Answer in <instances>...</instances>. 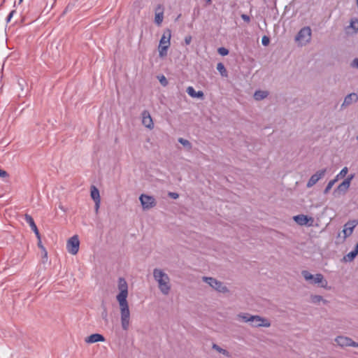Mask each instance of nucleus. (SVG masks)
<instances>
[{"mask_svg": "<svg viewBox=\"0 0 358 358\" xmlns=\"http://www.w3.org/2000/svg\"><path fill=\"white\" fill-rule=\"evenodd\" d=\"M43 257L47 259L48 257V252L45 248H43Z\"/></svg>", "mask_w": 358, "mask_h": 358, "instance_id": "nucleus-42", "label": "nucleus"}, {"mask_svg": "<svg viewBox=\"0 0 358 358\" xmlns=\"http://www.w3.org/2000/svg\"><path fill=\"white\" fill-rule=\"evenodd\" d=\"M354 178V175L352 174L350 176H349L347 178H345L336 188V189H335V192H342V193H345L346 192V191L349 189L350 187V182L352 181V180Z\"/></svg>", "mask_w": 358, "mask_h": 358, "instance_id": "nucleus-11", "label": "nucleus"}, {"mask_svg": "<svg viewBox=\"0 0 358 358\" xmlns=\"http://www.w3.org/2000/svg\"><path fill=\"white\" fill-rule=\"evenodd\" d=\"M117 287L120 292L116 299L120 306L121 325L124 330L127 331L130 324V310L127 301L128 285L124 278H119Z\"/></svg>", "mask_w": 358, "mask_h": 358, "instance_id": "nucleus-1", "label": "nucleus"}, {"mask_svg": "<svg viewBox=\"0 0 358 358\" xmlns=\"http://www.w3.org/2000/svg\"><path fill=\"white\" fill-rule=\"evenodd\" d=\"M357 138H358V136H357Z\"/></svg>", "mask_w": 358, "mask_h": 358, "instance_id": "nucleus-47", "label": "nucleus"}, {"mask_svg": "<svg viewBox=\"0 0 358 358\" xmlns=\"http://www.w3.org/2000/svg\"><path fill=\"white\" fill-rule=\"evenodd\" d=\"M164 19V7L158 5L155 9V22L157 25H160Z\"/></svg>", "mask_w": 358, "mask_h": 358, "instance_id": "nucleus-14", "label": "nucleus"}, {"mask_svg": "<svg viewBox=\"0 0 358 358\" xmlns=\"http://www.w3.org/2000/svg\"><path fill=\"white\" fill-rule=\"evenodd\" d=\"M169 46H159V55L161 58H164L168 54Z\"/></svg>", "mask_w": 358, "mask_h": 358, "instance_id": "nucleus-24", "label": "nucleus"}, {"mask_svg": "<svg viewBox=\"0 0 358 358\" xmlns=\"http://www.w3.org/2000/svg\"><path fill=\"white\" fill-rule=\"evenodd\" d=\"M241 18H242L244 21H245V22H249L250 21V17H249L248 15H245V14H242V15H241Z\"/></svg>", "mask_w": 358, "mask_h": 358, "instance_id": "nucleus-37", "label": "nucleus"}, {"mask_svg": "<svg viewBox=\"0 0 358 358\" xmlns=\"http://www.w3.org/2000/svg\"><path fill=\"white\" fill-rule=\"evenodd\" d=\"M322 296H317V295H316V296H313L311 297V301H312V302H313V303H317V302H320V301H322Z\"/></svg>", "mask_w": 358, "mask_h": 358, "instance_id": "nucleus-33", "label": "nucleus"}, {"mask_svg": "<svg viewBox=\"0 0 358 358\" xmlns=\"http://www.w3.org/2000/svg\"><path fill=\"white\" fill-rule=\"evenodd\" d=\"M105 341V338L103 336L99 334H93L85 338V341L87 343H94L96 342H103Z\"/></svg>", "mask_w": 358, "mask_h": 358, "instance_id": "nucleus-15", "label": "nucleus"}, {"mask_svg": "<svg viewBox=\"0 0 358 358\" xmlns=\"http://www.w3.org/2000/svg\"><path fill=\"white\" fill-rule=\"evenodd\" d=\"M356 348H358V346H357Z\"/></svg>", "mask_w": 358, "mask_h": 358, "instance_id": "nucleus-46", "label": "nucleus"}, {"mask_svg": "<svg viewBox=\"0 0 358 358\" xmlns=\"http://www.w3.org/2000/svg\"><path fill=\"white\" fill-rule=\"evenodd\" d=\"M313 284H321V287H326L327 285V282L324 279V277L322 274L318 273L314 276L313 280L312 281Z\"/></svg>", "mask_w": 358, "mask_h": 358, "instance_id": "nucleus-20", "label": "nucleus"}, {"mask_svg": "<svg viewBox=\"0 0 358 358\" xmlns=\"http://www.w3.org/2000/svg\"><path fill=\"white\" fill-rule=\"evenodd\" d=\"M203 280L209 284L210 287L220 292H225L227 291V287L224 286L221 282H219L213 278L204 277Z\"/></svg>", "mask_w": 358, "mask_h": 358, "instance_id": "nucleus-7", "label": "nucleus"}, {"mask_svg": "<svg viewBox=\"0 0 358 358\" xmlns=\"http://www.w3.org/2000/svg\"><path fill=\"white\" fill-rule=\"evenodd\" d=\"M139 200L144 210L150 209L156 206L155 199L152 196L143 194L140 196Z\"/></svg>", "mask_w": 358, "mask_h": 358, "instance_id": "nucleus-6", "label": "nucleus"}, {"mask_svg": "<svg viewBox=\"0 0 358 358\" xmlns=\"http://www.w3.org/2000/svg\"><path fill=\"white\" fill-rule=\"evenodd\" d=\"M100 205H101V201L94 202V210L96 213L99 212Z\"/></svg>", "mask_w": 358, "mask_h": 358, "instance_id": "nucleus-36", "label": "nucleus"}, {"mask_svg": "<svg viewBox=\"0 0 358 358\" xmlns=\"http://www.w3.org/2000/svg\"><path fill=\"white\" fill-rule=\"evenodd\" d=\"M187 93L193 98H203V92L202 91L196 92L193 87L189 86L187 88Z\"/></svg>", "mask_w": 358, "mask_h": 358, "instance_id": "nucleus-17", "label": "nucleus"}, {"mask_svg": "<svg viewBox=\"0 0 358 358\" xmlns=\"http://www.w3.org/2000/svg\"><path fill=\"white\" fill-rule=\"evenodd\" d=\"M170 195L173 199H177L178 197V194L176 193H170Z\"/></svg>", "mask_w": 358, "mask_h": 358, "instance_id": "nucleus-43", "label": "nucleus"}, {"mask_svg": "<svg viewBox=\"0 0 358 358\" xmlns=\"http://www.w3.org/2000/svg\"><path fill=\"white\" fill-rule=\"evenodd\" d=\"M357 224L358 220H350L345 223L343 229V238H346L350 236Z\"/></svg>", "mask_w": 358, "mask_h": 358, "instance_id": "nucleus-8", "label": "nucleus"}, {"mask_svg": "<svg viewBox=\"0 0 358 358\" xmlns=\"http://www.w3.org/2000/svg\"><path fill=\"white\" fill-rule=\"evenodd\" d=\"M79 247L80 241L78 235L73 236L66 242V250L73 255H76L78 252Z\"/></svg>", "mask_w": 358, "mask_h": 358, "instance_id": "nucleus-5", "label": "nucleus"}, {"mask_svg": "<svg viewBox=\"0 0 358 358\" xmlns=\"http://www.w3.org/2000/svg\"><path fill=\"white\" fill-rule=\"evenodd\" d=\"M238 317L241 318L244 322H250L253 327H266L270 326L268 320L262 318L257 315H250L249 314L238 315Z\"/></svg>", "mask_w": 358, "mask_h": 358, "instance_id": "nucleus-3", "label": "nucleus"}, {"mask_svg": "<svg viewBox=\"0 0 358 358\" xmlns=\"http://www.w3.org/2000/svg\"><path fill=\"white\" fill-rule=\"evenodd\" d=\"M154 278L157 281L161 292L167 294L170 290L169 278L161 269L155 268L153 271Z\"/></svg>", "mask_w": 358, "mask_h": 358, "instance_id": "nucleus-2", "label": "nucleus"}, {"mask_svg": "<svg viewBox=\"0 0 358 358\" xmlns=\"http://www.w3.org/2000/svg\"><path fill=\"white\" fill-rule=\"evenodd\" d=\"M268 96V92L266 91H256L254 94V98L257 100H262L264 98H266Z\"/></svg>", "mask_w": 358, "mask_h": 358, "instance_id": "nucleus-23", "label": "nucleus"}, {"mask_svg": "<svg viewBox=\"0 0 358 358\" xmlns=\"http://www.w3.org/2000/svg\"><path fill=\"white\" fill-rule=\"evenodd\" d=\"M357 6H358V0H357Z\"/></svg>", "mask_w": 358, "mask_h": 358, "instance_id": "nucleus-45", "label": "nucleus"}, {"mask_svg": "<svg viewBox=\"0 0 358 358\" xmlns=\"http://www.w3.org/2000/svg\"><path fill=\"white\" fill-rule=\"evenodd\" d=\"M38 247H39L40 248H41L42 250H43V248H44V247H43V245L41 244V241H40V240H39V243H38Z\"/></svg>", "mask_w": 358, "mask_h": 358, "instance_id": "nucleus-44", "label": "nucleus"}, {"mask_svg": "<svg viewBox=\"0 0 358 358\" xmlns=\"http://www.w3.org/2000/svg\"><path fill=\"white\" fill-rule=\"evenodd\" d=\"M294 221L300 225H306L308 224L309 220H312L310 217L304 215H298L294 217Z\"/></svg>", "mask_w": 358, "mask_h": 358, "instance_id": "nucleus-18", "label": "nucleus"}, {"mask_svg": "<svg viewBox=\"0 0 358 358\" xmlns=\"http://www.w3.org/2000/svg\"><path fill=\"white\" fill-rule=\"evenodd\" d=\"M358 255V243L356 245L355 249L347 254L344 257L345 262H352L355 257Z\"/></svg>", "mask_w": 358, "mask_h": 358, "instance_id": "nucleus-21", "label": "nucleus"}, {"mask_svg": "<svg viewBox=\"0 0 358 358\" xmlns=\"http://www.w3.org/2000/svg\"><path fill=\"white\" fill-rule=\"evenodd\" d=\"M217 69L222 76H224V77L227 76V70L222 63L220 62L217 64Z\"/></svg>", "mask_w": 358, "mask_h": 358, "instance_id": "nucleus-25", "label": "nucleus"}, {"mask_svg": "<svg viewBox=\"0 0 358 358\" xmlns=\"http://www.w3.org/2000/svg\"><path fill=\"white\" fill-rule=\"evenodd\" d=\"M178 141H179V143H180L182 145H183L185 147H188V148L191 147L190 143L187 140H186V139H184L182 138H180L178 139Z\"/></svg>", "mask_w": 358, "mask_h": 358, "instance_id": "nucleus-32", "label": "nucleus"}, {"mask_svg": "<svg viewBox=\"0 0 358 358\" xmlns=\"http://www.w3.org/2000/svg\"><path fill=\"white\" fill-rule=\"evenodd\" d=\"M171 32L170 29H166L160 39L159 45H165L170 43Z\"/></svg>", "mask_w": 358, "mask_h": 358, "instance_id": "nucleus-19", "label": "nucleus"}, {"mask_svg": "<svg viewBox=\"0 0 358 358\" xmlns=\"http://www.w3.org/2000/svg\"><path fill=\"white\" fill-rule=\"evenodd\" d=\"M270 38L267 36H264L262 39V45H268Z\"/></svg>", "mask_w": 358, "mask_h": 358, "instance_id": "nucleus-34", "label": "nucleus"}, {"mask_svg": "<svg viewBox=\"0 0 358 358\" xmlns=\"http://www.w3.org/2000/svg\"><path fill=\"white\" fill-rule=\"evenodd\" d=\"M157 78L162 86H164V87L167 86L168 80L164 75L158 76Z\"/></svg>", "mask_w": 358, "mask_h": 358, "instance_id": "nucleus-29", "label": "nucleus"}, {"mask_svg": "<svg viewBox=\"0 0 358 358\" xmlns=\"http://www.w3.org/2000/svg\"><path fill=\"white\" fill-rule=\"evenodd\" d=\"M15 13V10H12V11L9 13V15H8V17H7V20H8V21H10V20L11 17H13V14H14Z\"/></svg>", "mask_w": 358, "mask_h": 358, "instance_id": "nucleus-41", "label": "nucleus"}, {"mask_svg": "<svg viewBox=\"0 0 358 358\" xmlns=\"http://www.w3.org/2000/svg\"><path fill=\"white\" fill-rule=\"evenodd\" d=\"M352 66L358 69V59H355L352 63Z\"/></svg>", "mask_w": 358, "mask_h": 358, "instance_id": "nucleus-39", "label": "nucleus"}, {"mask_svg": "<svg viewBox=\"0 0 358 358\" xmlns=\"http://www.w3.org/2000/svg\"><path fill=\"white\" fill-rule=\"evenodd\" d=\"M213 348H215L217 350H218L219 352H223V353H225L226 352V350H222V348H219L217 345H213Z\"/></svg>", "mask_w": 358, "mask_h": 358, "instance_id": "nucleus-38", "label": "nucleus"}, {"mask_svg": "<svg viewBox=\"0 0 358 358\" xmlns=\"http://www.w3.org/2000/svg\"><path fill=\"white\" fill-rule=\"evenodd\" d=\"M348 167H344L341 171L340 173L336 176V178L334 179H337V181L338 180V179L340 178H343L344 177L346 176V175L348 174Z\"/></svg>", "mask_w": 358, "mask_h": 358, "instance_id": "nucleus-26", "label": "nucleus"}, {"mask_svg": "<svg viewBox=\"0 0 358 358\" xmlns=\"http://www.w3.org/2000/svg\"><path fill=\"white\" fill-rule=\"evenodd\" d=\"M312 31L310 27H304L300 29L295 36V42L300 45L310 43Z\"/></svg>", "mask_w": 358, "mask_h": 358, "instance_id": "nucleus-4", "label": "nucleus"}, {"mask_svg": "<svg viewBox=\"0 0 358 358\" xmlns=\"http://www.w3.org/2000/svg\"><path fill=\"white\" fill-rule=\"evenodd\" d=\"M142 123L145 127L150 129H152L154 127L152 119L148 110H144L142 113Z\"/></svg>", "mask_w": 358, "mask_h": 358, "instance_id": "nucleus-12", "label": "nucleus"}, {"mask_svg": "<svg viewBox=\"0 0 358 358\" xmlns=\"http://www.w3.org/2000/svg\"><path fill=\"white\" fill-rule=\"evenodd\" d=\"M217 52L222 56H225V55H228V53H229V50L223 46L220 47L217 50Z\"/></svg>", "mask_w": 358, "mask_h": 358, "instance_id": "nucleus-31", "label": "nucleus"}, {"mask_svg": "<svg viewBox=\"0 0 358 358\" xmlns=\"http://www.w3.org/2000/svg\"><path fill=\"white\" fill-rule=\"evenodd\" d=\"M335 341L336 343L341 346V347H347V346H352V347H357L358 346V343L353 341L351 338L346 337V336H337L335 339Z\"/></svg>", "mask_w": 358, "mask_h": 358, "instance_id": "nucleus-9", "label": "nucleus"}, {"mask_svg": "<svg viewBox=\"0 0 358 358\" xmlns=\"http://www.w3.org/2000/svg\"><path fill=\"white\" fill-rule=\"evenodd\" d=\"M24 219H25V221L27 222V223L29 224V225L30 226L31 229L33 230V231L36 234V236L38 238V239L41 240L40 233L38 231L37 226L35 224L34 220L32 218V217L31 215H28V214H26L25 217H24Z\"/></svg>", "mask_w": 358, "mask_h": 358, "instance_id": "nucleus-13", "label": "nucleus"}, {"mask_svg": "<svg viewBox=\"0 0 358 358\" xmlns=\"http://www.w3.org/2000/svg\"><path fill=\"white\" fill-rule=\"evenodd\" d=\"M8 176V173L0 169V178H5Z\"/></svg>", "mask_w": 358, "mask_h": 358, "instance_id": "nucleus-35", "label": "nucleus"}, {"mask_svg": "<svg viewBox=\"0 0 358 358\" xmlns=\"http://www.w3.org/2000/svg\"><path fill=\"white\" fill-rule=\"evenodd\" d=\"M302 275L303 276V278H305L306 280L307 281H310V280H313V278H314V275H312L310 273H309L308 271H303L302 272Z\"/></svg>", "mask_w": 358, "mask_h": 358, "instance_id": "nucleus-28", "label": "nucleus"}, {"mask_svg": "<svg viewBox=\"0 0 358 358\" xmlns=\"http://www.w3.org/2000/svg\"><path fill=\"white\" fill-rule=\"evenodd\" d=\"M185 41L186 44H189L192 41V37L189 36H187V37H185Z\"/></svg>", "mask_w": 358, "mask_h": 358, "instance_id": "nucleus-40", "label": "nucleus"}, {"mask_svg": "<svg viewBox=\"0 0 358 358\" xmlns=\"http://www.w3.org/2000/svg\"><path fill=\"white\" fill-rule=\"evenodd\" d=\"M90 196L94 202L101 201L99 190L94 185H92L90 187Z\"/></svg>", "mask_w": 358, "mask_h": 358, "instance_id": "nucleus-16", "label": "nucleus"}, {"mask_svg": "<svg viewBox=\"0 0 358 358\" xmlns=\"http://www.w3.org/2000/svg\"><path fill=\"white\" fill-rule=\"evenodd\" d=\"M337 182V179H333L331 180H330L327 187H325L324 190V194H327L330 190L332 188V187L334 185V184Z\"/></svg>", "mask_w": 358, "mask_h": 358, "instance_id": "nucleus-27", "label": "nucleus"}, {"mask_svg": "<svg viewBox=\"0 0 358 358\" xmlns=\"http://www.w3.org/2000/svg\"><path fill=\"white\" fill-rule=\"evenodd\" d=\"M350 27L355 31H358V20L356 18L352 19Z\"/></svg>", "mask_w": 358, "mask_h": 358, "instance_id": "nucleus-30", "label": "nucleus"}, {"mask_svg": "<svg viewBox=\"0 0 358 358\" xmlns=\"http://www.w3.org/2000/svg\"><path fill=\"white\" fill-rule=\"evenodd\" d=\"M358 100V96L355 93L348 94L344 99L343 105H349Z\"/></svg>", "mask_w": 358, "mask_h": 358, "instance_id": "nucleus-22", "label": "nucleus"}, {"mask_svg": "<svg viewBox=\"0 0 358 358\" xmlns=\"http://www.w3.org/2000/svg\"><path fill=\"white\" fill-rule=\"evenodd\" d=\"M327 172L326 169L317 171L313 174L307 182V187H311L315 185L321 178H322Z\"/></svg>", "mask_w": 358, "mask_h": 358, "instance_id": "nucleus-10", "label": "nucleus"}]
</instances>
